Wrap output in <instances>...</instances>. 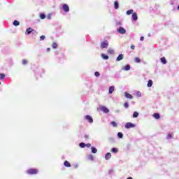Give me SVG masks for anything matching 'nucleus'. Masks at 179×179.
<instances>
[{"mask_svg":"<svg viewBox=\"0 0 179 179\" xmlns=\"http://www.w3.org/2000/svg\"><path fill=\"white\" fill-rule=\"evenodd\" d=\"M136 96L137 97H142V94L141 93V92L138 91L136 92Z\"/></svg>","mask_w":179,"mask_h":179,"instance_id":"36","label":"nucleus"},{"mask_svg":"<svg viewBox=\"0 0 179 179\" xmlns=\"http://www.w3.org/2000/svg\"><path fill=\"white\" fill-rule=\"evenodd\" d=\"M160 61L162 64H164V65H166V64H167V60H166V57H162L160 59Z\"/></svg>","mask_w":179,"mask_h":179,"instance_id":"17","label":"nucleus"},{"mask_svg":"<svg viewBox=\"0 0 179 179\" xmlns=\"http://www.w3.org/2000/svg\"><path fill=\"white\" fill-rule=\"evenodd\" d=\"M48 19H51V15H48Z\"/></svg>","mask_w":179,"mask_h":179,"instance_id":"47","label":"nucleus"},{"mask_svg":"<svg viewBox=\"0 0 179 179\" xmlns=\"http://www.w3.org/2000/svg\"><path fill=\"white\" fill-rule=\"evenodd\" d=\"M0 85H1V82H0Z\"/></svg>","mask_w":179,"mask_h":179,"instance_id":"52","label":"nucleus"},{"mask_svg":"<svg viewBox=\"0 0 179 179\" xmlns=\"http://www.w3.org/2000/svg\"><path fill=\"white\" fill-rule=\"evenodd\" d=\"M124 71H129L131 69V66L129 64H127L124 67L122 68Z\"/></svg>","mask_w":179,"mask_h":179,"instance_id":"15","label":"nucleus"},{"mask_svg":"<svg viewBox=\"0 0 179 179\" xmlns=\"http://www.w3.org/2000/svg\"><path fill=\"white\" fill-rule=\"evenodd\" d=\"M147 86L148 87H152V86H153V81L152 80H149Z\"/></svg>","mask_w":179,"mask_h":179,"instance_id":"16","label":"nucleus"},{"mask_svg":"<svg viewBox=\"0 0 179 179\" xmlns=\"http://www.w3.org/2000/svg\"><path fill=\"white\" fill-rule=\"evenodd\" d=\"M62 9L63 10H64L66 13V12H69V6H68V4H64L62 6Z\"/></svg>","mask_w":179,"mask_h":179,"instance_id":"7","label":"nucleus"},{"mask_svg":"<svg viewBox=\"0 0 179 179\" xmlns=\"http://www.w3.org/2000/svg\"><path fill=\"white\" fill-rule=\"evenodd\" d=\"M110 125H113V127H114V128H117V122H110Z\"/></svg>","mask_w":179,"mask_h":179,"instance_id":"31","label":"nucleus"},{"mask_svg":"<svg viewBox=\"0 0 179 179\" xmlns=\"http://www.w3.org/2000/svg\"><path fill=\"white\" fill-rule=\"evenodd\" d=\"M171 138H173V134H168L166 136V139H171Z\"/></svg>","mask_w":179,"mask_h":179,"instance_id":"29","label":"nucleus"},{"mask_svg":"<svg viewBox=\"0 0 179 179\" xmlns=\"http://www.w3.org/2000/svg\"><path fill=\"white\" fill-rule=\"evenodd\" d=\"M32 30H33V29H31V27L27 29V30L25 31V34H31Z\"/></svg>","mask_w":179,"mask_h":179,"instance_id":"14","label":"nucleus"},{"mask_svg":"<svg viewBox=\"0 0 179 179\" xmlns=\"http://www.w3.org/2000/svg\"><path fill=\"white\" fill-rule=\"evenodd\" d=\"M5 79V73L0 74V80Z\"/></svg>","mask_w":179,"mask_h":179,"instance_id":"35","label":"nucleus"},{"mask_svg":"<svg viewBox=\"0 0 179 179\" xmlns=\"http://www.w3.org/2000/svg\"><path fill=\"white\" fill-rule=\"evenodd\" d=\"M27 60H26V59H23L22 60V65H26V64H27Z\"/></svg>","mask_w":179,"mask_h":179,"instance_id":"39","label":"nucleus"},{"mask_svg":"<svg viewBox=\"0 0 179 179\" xmlns=\"http://www.w3.org/2000/svg\"><path fill=\"white\" fill-rule=\"evenodd\" d=\"M87 159L88 160H92V162H93L94 160V157H93L92 155H88Z\"/></svg>","mask_w":179,"mask_h":179,"instance_id":"23","label":"nucleus"},{"mask_svg":"<svg viewBox=\"0 0 179 179\" xmlns=\"http://www.w3.org/2000/svg\"><path fill=\"white\" fill-rule=\"evenodd\" d=\"M117 33H120V34H125V33H127V30L122 27H120L117 29Z\"/></svg>","mask_w":179,"mask_h":179,"instance_id":"3","label":"nucleus"},{"mask_svg":"<svg viewBox=\"0 0 179 179\" xmlns=\"http://www.w3.org/2000/svg\"><path fill=\"white\" fill-rule=\"evenodd\" d=\"M131 50H135V45H131Z\"/></svg>","mask_w":179,"mask_h":179,"instance_id":"44","label":"nucleus"},{"mask_svg":"<svg viewBox=\"0 0 179 179\" xmlns=\"http://www.w3.org/2000/svg\"><path fill=\"white\" fill-rule=\"evenodd\" d=\"M64 166H65V167H71V163H69L68 161H65L64 162Z\"/></svg>","mask_w":179,"mask_h":179,"instance_id":"20","label":"nucleus"},{"mask_svg":"<svg viewBox=\"0 0 179 179\" xmlns=\"http://www.w3.org/2000/svg\"><path fill=\"white\" fill-rule=\"evenodd\" d=\"M114 90H115L114 86H110L109 87V92H108L109 94H113V93H114Z\"/></svg>","mask_w":179,"mask_h":179,"instance_id":"11","label":"nucleus"},{"mask_svg":"<svg viewBox=\"0 0 179 179\" xmlns=\"http://www.w3.org/2000/svg\"><path fill=\"white\" fill-rule=\"evenodd\" d=\"M85 120H86V121H87V122H89L90 124H93V118L92 117V116L87 115L85 116Z\"/></svg>","mask_w":179,"mask_h":179,"instance_id":"4","label":"nucleus"},{"mask_svg":"<svg viewBox=\"0 0 179 179\" xmlns=\"http://www.w3.org/2000/svg\"><path fill=\"white\" fill-rule=\"evenodd\" d=\"M101 110L103 111V113H105V114H108V113H110V110L106 106H101Z\"/></svg>","mask_w":179,"mask_h":179,"instance_id":"6","label":"nucleus"},{"mask_svg":"<svg viewBox=\"0 0 179 179\" xmlns=\"http://www.w3.org/2000/svg\"><path fill=\"white\" fill-rule=\"evenodd\" d=\"M92 153H97V149L94 147L91 148Z\"/></svg>","mask_w":179,"mask_h":179,"instance_id":"27","label":"nucleus"},{"mask_svg":"<svg viewBox=\"0 0 179 179\" xmlns=\"http://www.w3.org/2000/svg\"><path fill=\"white\" fill-rule=\"evenodd\" d=\"M124 108H128V107H129V103H128V102L124 103Z\"/></svg>","mask_w":179,"mask_h":179,"instance_id":"37","label":"nucleus"},{"mask_svg":"<svg viewBox=\"0 0 179 179\" xmlns=\"http://www.w3.org/2000/svg\"><path fill=\"white\" fill-rule=\"evenodd\" d=\"M80 148H85L86 144L85 143H80L79 144Z\"/></svg>","mask_w":179,"mask_h":179,"instance_id":"33","label":"nucleus"},{"mask_svg":"<svg viewBox=\"0 0 179 179\" xmlns=\"http://www.w3.org/2000/svg\"><path fill=\"white\" fill-rule=\"evenodd\" d=\"M153 117H155V118L156 120H159L160 118V114H159V113H154L153 114Z\"/></svg>","mask_w":179,"mask_h":179,"instance_id":"21","label":"nucleus"},{"mask_svg":"<svg viewBox=\"0 0 179 179\" xmlns=\"http://www.w3.org/2000/svg\"><path fill=\"white\" fill-rule=\"evenodd\" d=\"M85 138H87V136H85Z\"/></svg>","mask_w":179,"mask_h":179,"instance_id":"51","label":"nucleus"},{"mask_svg":"<svg viewBox=\"0 0 179 179\" xmlns=\"http://www.w3.org/2000/svg\"><path fill=\"white\" fill-rule=\"evenodd\" d=\"M136 125L134 123L131 122H127L126 123L124 128H126V129H129L131 128H135Z\"/></svg>","mask_w":179,"mask_h":179,"instance_id":"1","label":"nucleus"},{"mask_svg":"<svg viewBox=\"0 0 179 179\" xmlns=\"http://www.w3.org/2000/svg\"><path fill=\"white\" fill-rule=\"evenodd\" d=\"M85 146H87V148H90L92 145L90 143H87V145H85Z\"/></svg>","mask_w":179,"mask_h":179,"instance_id":"45","label":"nucleus"},{"mask_svg":"<svg viewBox=\"0 0 179 179\" xmlns=\"http://www.w3.org/2000/svg\"><path fill=\"white\" fill-rule=\"evenodd\" d=\"M127 179H134V178H132V177H129L127 178Z\"/></svg>","mask_w":179,"mask_h":179,"instance_id":"48","label":"nucleus"},{"mask_svg":"<svg viewBox=\"0 0 179 179\" xmlns=\"http://www.w3.org/2000/svg\"><path fill=\"white\" fill-rule=\"evenodd\" d=\"M124 97H126V99H130V100H132L134 99V96L128 92L124 93Z\"/></svg>","mask_w":179,"mask_h":179,"instance_id":"8","label":"nucleus"},{"mask_svg":"<svg viewBox=\"0 0 179 179\" xmlns=\"http://www.w3.org/2000/svg\"><path fill=\"white\" fill-rule=\"evenodd\" d=\"M108 48V41H105L101 42V48Z\"/></svg>","mask_w":179,"mask_h":179,"instance_id":"5","label":"nucleus"},{"mask_svg":"<svg viewBox=\"0 0 179 179\" xmlns=\"http://www.w3.org/2000/svg\"><path fill=\"white\" fill-rule=\"evenodd\" d=\"M120 8V3H118L117 1H115L114 2V8L115 9H118Z\"/></svg>","mask_w":179,"mask_h":179,"instance_id":"12","label":"nucleus"},{"mask_svg":"<svg viewBox=\"0 0 179 179\" xmlns=\"http://www.w3.org/2000/svg\"><path fill=\"white\" fill-rule=\"evenodd\" d=\"M105 159L106 160H110V159H111V153H106V155H105Z\"/></svg>","mask_w":179,"mask_h":179,"instance_id":"13","label":"nucleus"},{"mask_svg":"<svg viewBox=\"0 0 179 179\" xmlns=\"http://www.w3.org/2000/svg\"><path fill=\"white\" fill-rule=\"evenodd\" d=\"M140 40H141V41H143L145 40V37L141 36V37L140 38Z\"/></svg>","mask_w":179,"mask_h":179,"instance_id":"43","label":"nucleus"},{"mask_svg":"<svg viewBox=\"0 0 179 179\" xmlns=\"http://www.w3.org/2000/svg\"><path fill=\"white\" fill-rule=\"evenodd\" d=\"M124 59V55L120 54L116 58V61L118 62L120 61H122Z\"/></svg>","mask_w":179,"mask_h":179,"instance_id":"10","label":"nucleus"},{"mask_svg":"<svg viewBox=\"0 0 179 179\" xmlns=\"http://www.w3.org/2000/svg\"><path fill=\"white\" fill-rule=\"evenodd\" d=\"M108 54H110V55L114 54V49H113V48H109V49L108 50Z\"/></svg>","mask_w":179,"mask_h":179,"instance_id":"25","label":"nucleus"},{"mask_svg":"<svg viewBox=\"0 0 179 179\" xmlns=\"http://www.w3.org/2000/svg\"><path fill=\"white\" fill-rule=\"evenodd\" d=\"M73 167H74V169H78V167H79V164H73Z\"/></svg>","mask_w":179,"mask_h":179,"instance_id":"41","label":"nucleus"},{"mask_svg":"<svg viewBox=\"0 0 179 179\" xmlns=\"http://www.w3.org/2000/svg\"><path fill=\"white\" fill-rule=\"evenodd\" d=\"M178 10H179V5H178Z\"/></svg>","mask_w":179,"mask_h":179,"instance_id":"50","label":"nucleus"},{"mask_svg":"<svg viewBox=\"0 0 179 179\" xmlns=\"http://www.w3.org/2000/svg\"><path fill=\"white\" fill-rule=\"evenodd\" d=\"M117 137L120 138V139H122V138H124V134H122V133L121 132H118Z\"/></svg>","mask_w":179,"mask_h":179,"instance_id":"26","label":"nucleus"},{"mask_svg":"<svg viewBox=\"0 0 179 179\" xmlns=\"http://www.w3.org/2000/svg\"><path fill=\"white\" fill-rule=\"evenodd\" d=\"M32 34H37V31L32 29V31L31 32Z\"/></svg>","mask_w":179,"mask_h":179,"instance_id":"42","label":"nucleus"},{"mask_svg":"<svg viewBox=\"0 0 179 179\" xmlns=\"http://www.w3.org/2000/svg\"><path fill=\"white\" fill-rule=\"evenodd\" d=\"M134 61H135V62H136L137 64H141V59H139V57H136V58L134 59Z\"/></svg>","mask_w":179,"mask_h":179,"instance_id":"28","label":"nucleus"},{"mask_svg":"<svg viewBox=\"0 0 179 179\" xmlns=\"http://www.w3.org/2000/svg\"><path fill=\"white\" fill-rule=\"evenodd\" d=\"M13 26H19V24H20V22L17 20H15L13 22Z\"/></svg>","mask_w":179,"mask_h":179,"instance_id":"24","label":"nucleus"},{"mask_svg":"<svg viewBox=\"0 0 179 179\" xmlns=\"http://www.w3.org/2000/svg\"><path fill=\"white\" fill-rule=\"evenodd\" d=\"M139 116V113L138 112H134L133 113V118H138V117Z\"/></svg>","mask_w":179,"mask_h":179,"instance_id":"22","label":"nucleus"},{"mask_svg":"<svg viewBox=\"0 0 179 179\" xmlns=\"http://www.w3.org/2000/svg\"><path fill=\"white\" fill-rule=\"evenodd\" d=\"M131 18H132V20H134V22H136V20H138V14H136V13H133Z\"/></svg>","mask_w":179,"mask_h":179,"instance_id":"9","label":"nucleus"},{"mask_svg":"<svg viewBox=\"0 0 179 179\" xmlns=\"http://www.w3.org/2000/svg\"><path fill=\"white\" fill-rule=\"evenodd\" d=\"M58 47V45H57V43H54L52 44V48H57Z\"/></svg>","mask_w":179,"mask_h":179,"instance_id":"40","label":"nucleus"},{"mask_svg":"<svg viewBox=\"0 0 179 179\" xmlns=\"http://www.w3.org/2000/svg\"><path fill=\"white\" fill-rule=\"evenodd\" d=\"M111 152H113V153H117L118 152V149H117L115 148H113L111 149Z\"/></svg>","mask_w":179,"mask_h":179,"instance_id":"30","label":"nucleus"},{"mask_svg":"<svg viewBox=\"0 0 179 179\" xmlns=\"http://www.w3.org/2000/svg\"><path fill=\"white\" fill-rule=\"evenodd\" d=\"M133 13H134V10L133 9H130V10H129L126 12V15H133Z\"/></svg>","mask_w":179,"mask_h":179,"instance_id":"19","label":"nucleus"},{"mask_svg":"<svg viewBox=\"0 0 179 179\" xmlns=\"http://www.w3.org/2000/svg\"><path fill=\"white\" fill-rule=\"evenodd\" d=\"M27 174H37L38 173V170L34 169H30L27 171Z\"/></svg>","mask_w":179,"mask_h":179,"instance_id":"2","label":"nucleus"},{"mask_svg":"<svg viewBox=\"0 0 179 179\" xmlns=\"http://www.w3.org/2000/svg\"><path fill=\"white\" fill-rule=\"evenodd\" d=\"M101 58H103V59H108V58H110L108 55H106V54L102 53L101 55Z\"/></svg>","mask_w":179,"mask_h":179,"instance_id":"18","label":"nucleus"},{"mask_svg":"<svg viewBox=\"0 0 179 179\" xmlns=\"http://www.w3.org/2000/svg\"><path fill=\"white\" fill-rule=\"evenodd\" d=\"M50 51H51V48H47V52H50Z\"/></svg>","mask_w":179,"mask_h":179,"instance_id":"46","label":"nucleus"},{"mask_svg":"<svg viewBox=\"0 0 179 179\" xmlns=\"http://www.w3.org/2000/svg\"><path fill=\"white\" fill-rule=\"evenodd\" d=\"M94 76L96 77V78H99V76H100V73H99L98 71H96L94 73Z\"/></svg>","mask_w":179,"mask_h":179,"instance_id":"38","label":"nucleus"},{"mask_svg":"<svg viewBox=\"0 0 179 179\" xmlns=\"http://www.w3.org/2000/svg\"><path fill=\"white\" fill-rule=\"evenodd\" d=\"M44 40H45V36L42 35V36L40 37V41H44Z\"/></svg>","mask_w":179,"mask_h":179,"instance_id":"32","label":"nucleus"},{"mask_svg":"<svg viewBox=\"0 0 179 179\" xmlns=\"http://www.w3.org/2000/svg\"><path fill=\"white\" fill-rule=\"evenodd\" d=\"M148 36L150 37V34H148Z\"/></svg>","mask_w":179,"mask_h":179,"instance_id":"49","label":"nucleus"},{"mask_svg":"<svg viewBox=\"0 0 179 179\" xmlns=\"http://www.w3.org/2000/svg\"><path fill=\"white\" fill-rule=\"evenodd\" d=\"M40 18H41V19H45V14L41 13V14L40 15Z\"/></svg>","mask_w":179,"mask_h":179,"instance_id":"34","label":"nucleus"}]
</instances>
